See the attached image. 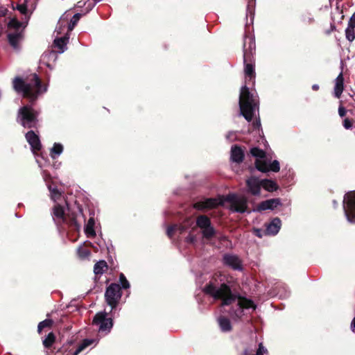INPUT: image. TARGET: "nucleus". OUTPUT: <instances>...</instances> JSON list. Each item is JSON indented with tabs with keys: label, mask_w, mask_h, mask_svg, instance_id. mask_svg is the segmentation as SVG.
<instances>
[{
	"label": "nucleus",
	"mask_w": 355,
	"mask_h": 355,
	"mask_svg": "<svg viewBox=\"0 0 355 355\" xmlns=\"http://www.w3.org/2000/svg\"><path fill=\"white\" fill-rule=\"evenodd\" d=\"M204 291L212 296L214 299L221 300L222 306L236 303L237 309L233 311L231 315L237 318H240L243 315V309L252 308L255 309L256 308V306L252 300L233 294L230 287L225 284H221L220 287H216L213 284L210 283L205 286Z\"/></svg>",
	"instance_id": "1"
},
{
	"label": "nucleus",
	"mask_w": 355,
	"mask_h": 355,
	"mask_svg": "<svg viewBox=\"0 0 355 355\" xmlns=\"http://www.w3.org/2000/svg\"><path fill=\"white\" fill-rule=\"evenodd\" d=\"M29 80V83H26L20 78H15L13 87L16 92L22 93L24 97L35 100L39 94L46 91V87L42 88L41 81L35 73L32 74Z\"/></svg>",
	"instance_id": "2"
},
{
	"label": "nucleus",
	"mask_w": 355,
	"mask_h": 355,
	"mask_svg": "<svg viewBox=\"0 0 355 355\" xmlns=\"http://www.w3.org/2000/svg\"><path fill=\"white\" fill-rule=\"evenodd\" d=\"M240 114L250 121L258 109L257 96L250 93L248 87L244 85L241 87L239 96Z\"/></svg>",
	"instance_id": "3"
},
{
	"label": "nucleus",
	"mask_w": 355,
	"mask_h": 355,
	"mask_svg": "<svg viewBox=\"0 0 355 355\" xmlns=\"http://www.w3.org/2000/svg\"><path fill=\"white\" fill-rule=\"evenodd\" d=\"M250 153L256 157L255 165L259 171L261 172H278L279 171V162L277 160L271 162V158L267 156L262 150L254 147L251 148Z\"/></svg>",
	"instance_id": "4"
},
{
	"label": "nucleus",
	"mask_w": 355,
	"mask_h": 355,
	"mask_svg": "<svg viewBox=\"0 0 355 355\" xmlns=\"http://www.w3.org/2000/svg\"><path fill=\"white\" fill-rule=\"evenodd\" d=\"M38 112L31 106L26 105L18 111L17 121L26 128H36L38 120Z\"/></svg>",
	"instance_id": "5"
},
{
	"label": "nucleus",
	"mask_w": 355,
	"mask_h": 355,
	"mask_svg": "<svg viewBox=\"0 0 355 355\" xmlns=\"http://www.w3.org/2000/svg\"><path fill=\"white\" fill-rule=\"evenodd\" d=\"M106 302L111 306L112 310L114 309L121 297V287L117 284H110L105 293Z\"/></svg>",
	"instance_id": "6"
},
{
	"label": "nucleus",
	"mask_w": 355,
	"mask_h": 355,
	"mask_svg": "<svg viewBox=\"0 0 355 355\" xmlns=\"http://www.w3.org/2000/svg\"><path fill=\"white\" fill-rule=\"evenodd\" d=\"M345 216L349 223H355V192L347 193L343 200Z\"/></svg>",
	"instance_id": "7"
},
{
	"label": "nucleus",
	"mask_w": 355,
	"mask_h": 355,
	"mask_svg": "<svg viewBox=\"0 0 355 355\" xmlns=\"http://www.w3.org/2000/svg\"><path fill=\"white\" fill-rule=\"evenodd\" d=\"M226 200L230 203V209L232 211L239 213L247 211L248 200L245 197L230 194L226 197Z\"/></svg>",
	"instance_id": "8"
},
{
	"label": "nucleus",
	"mask_w": 355,
	"mask_h": 355,
	"mask_svg": "<svg viewBox=\"0 0 355 355\" xmlns=\"http://www.w3.org/2000/svg\"><path fill=\"white\" fill-rule=\"evenodd\" d=\"M196 224L202 230V233L205 238L210 239L214 235V228L211 226V221L207 216L205 215L198 216L196 220Z\"/></svg>",
	"instance_id": "9"
},
{
	"label": "nucleus",
	"mask_w": 355,
	"mask_h": 355,
	"mask_svg": "<svg viewBox=\"0 0 355 355\" xmlns=\"http://www.w3.org/2000/svg\"><path fill=\"white\" fill-rule=\"evenodd\" d=\"M93 324L99 326L100 332H109L112 327V320L110 318H106L105 313H98L94 318Z\"/></svg>",
	"instance_id": "10"
},
{
	"label": "nucleus",
	"mask_w": 355,
	"mask_h": 355,
	"mask_svg": "<svg viewBox=\"0 0 355 355\" xmlns=\"http://www.w3.org/2000/svg\"><path fill=\"white\" fill-rule=\"evenodd\" d=\"M255 42L252 37H246L243 45V60L244 62L251 60V57L255 51Z\"/></svg>",
	"instance_id": "11"
},
{
	"label": "nucleus",
	"mask_w": 355,
	"mask_h": 355,
	"mask_svg": "<svg viewBox=\"0 0 355 355\" xmlns=\"http://www.w3.org/2000/svg\"><path fill=\"white\" fill-rule=\"evenodd\" d=\"M222 203L221 200L217 198H207L202 201H198L193 205L194 208L199 210L204 209H211L216 207Z\"/></svg>",
	"instance_id": "12"
},
{
	"label": "nucleus",
	"mask_w": 355,
	"mask_h": 355,
	"mask_svg": "<svg viewBox=\"0 0 355 355\" xmlns=\"http://www.w3.org/2000/svg\"><path fill=\"white\" fill-rule=\"evenodd\" d=\"M281 205L279 198H272L261 202L258 206L254 209V211H262L266 210H273L277 206Z\"/></svg>",
	"instance_id": "13"
},
{
	"label": "nucleus",
	"mask_w": 355,
	"mask_h": 355,
	"mask_svg": "<svg viewBox=\"0 0 355 355\" xmlns=\"http://www.w3.org/2000/svg\"><path fill=\"white\" fill-rule=\"evenodd\" d=\"M224 263L234 270H241L242 264L239 258L233 254H225L223 257Z\"/></svg>",
	"instance_id": "14"
},
{
	"label": "nucleus",
	"mask_w": 355,
	"mask_h": 355,
	"mask_svg": "<svg viewBox=\"0 0 355 355\" xmlns=\"http://www.w3.org/2000/svg\"><path fill=\"white\" fill-rule=\"evenodd\" d=\"M248 191L254 196L260 195L261 180L254 177H251L246 180Z\"/></svg>",
	"instance_id": "15"
},
{
	"label": "nucleus",
	"mask_w": 355,
	"mask_h": 355,
	"mask_svg": "<svg viewBox=\"0 0 355 355\" xmlns=\"http://www.w3.org/2000/svg\"><path fill=\"white\" fill-rule=\"evenodd\" d=\"M25 137L33 152L40 150L41 143L37 135H36L33 130H30L26 134Z\"/></svg>",
	"instance_id": "16"
},
{
	"label": "nucleus",
	"mask_w": 355,
	"mask_h": 355,
	"mask_svg": "<svg viewBox=\"0 0 355 355\" xmlns=\"http://www.w3.org/2000/svg\"><path fill=\"white\" fill-rule=\"evenodd\" d=\"M344 89V78L343 73L340 72V74L337 76V78L334 80V96L339 98L343 92Z\"/></svg>",
	"instance_id": "17"
},
{
	"label": "nucleus",
	"mask_w": 355,
	"mask_h": 355,
	"mask_svg": "<svg viewBox=\"0 0 355 355\" xmlns=\"http://www.w3.org/2000/svg\"><path fill=\"white\" fill-rule=\"evenodd\" d=\"M8 38L10 44L13 49L17 50L19 47V43L22 40V33L21 31H14L13 33H8Z\"/></svg>",
	"instance_id": "18"
},
{
	"label": "nucleus",
	"mask_w": 355,
	"mask_h": 355,
	"mask_svg": "<svg viewBox=\"0 0 355 355\" xmlns=\"http://www.w3.org/2000/svg\"><path fill=\"white\" fill-rule=\"evenodd\" d=\"M69 38V33H66L64 36L56 35L54 44L60 49L59 53H63L66 50V45Z\"/></svg>",
	"instance_id": "19"
},
{
	"label": "nucleus",
	"mask_w": 355,
	"mask_h": 355,
	"mask_svg": "<svg viewBox=\"0 0 355 355\" xmlns=\"http://www.w3.org/2000/svg\"><path fill=\"white\" fill-rule=\"evenodd\" d=\"M67 24L68 17L65 15H63L58 21V25L55 28V33L56 35H61L62 34L64 35L67 33Z\"/></svg>",
	"instance_id": "20"
},
{
	"label": "nucleus",
	"mask_w": 355,
	"mask_h": 355,
	"mask_svg": "<svg viewBox=\"0 0 355 355\" xmlns=\"http://www.w3.org/2000/svg\"><path fill=\"white\" fill-rule=\"evenodd\" d=\"M280 227L281 220L275 218L267 225L266 233L268 235H275L279 232Z\"/></svg>",
	"instance_id": "21"
},
{
	"label": "nucleus",
	"mask_w": 355,
	"mask_h": 355,
	"mask_svg": "<svg viewBox=\"0 0 355 355\" xmlns=\"http://www.w3.org/2000/svg\"><path fill=\"white\" fill-rule=\"evenodd\" d=\"M256 349V345L248 347L243 352L244 355H263L266 353L267 349L263 347L262 343L259 344L258 349H256V353L253 354Z\"/></svg>",
	"instance_id": "22"
},
{
	"label": "nucleus",
	"mask_w": 355,
	"mask_h": 355,
	"mask_svg": "<svg viewBox=\"0 0 355 355\" xmlns=\"http://www.w3.org/2000/svg\"><path fill=\"white\" fill-rule=\"evenodd\" d=\"M245 83H250L252 82L254 83V65L251 63H246L245 65Z\"/></svg>",
	"instance_id": "23"
},
{
	"label": "nucleus",
	"mask_w": 355,
	"mask_h": 355,
	"mask_svg": "<svg viewBox=\"0 0 355 355\" xmlns=\"http://www.w3.org/2000/svg\"><path fill=\"white\" fill-rule=\"evenodd\" d=\"M244 153L241 148L237 146L232 147L231 159L233 162L240 163L243 161Z\"/></svg>",
	"instance_id": "24"
},
{
	"label": "nucleus",
	"mask_w": 355,
	"mask_h": 355,
	"mask_svg": "<svg viewBox=\"0 0 355 355\" xmlns=\"http://www.w3.org/2000/svg\"><path fill=\"white\" fill-rule=\"evenodd\" d=\"M53 214L54 219L56 218L62 221L64 220V209L61 205H55L53 207Z\"/></svg>",
	"instance_id": "25"
},
{
	"label": "nucleus",
	"mask_w": 355,
	"mask_h": 355,
	"mask_svg": "<svg viewBox=\"0 0 355 355\" xmlns=\"http://www.w3.org/2000/svg\"><path fill=\"white\" fill-rule=\"evenodd\" d=\"M261 187L264 188L268 191H274L277 189V186L276 183L270 180H261Z\"/></svg>",
	"instance_id": "26"
},
{
	"label": "nucleus",
	"mask_w": 355,
	"mask_h": 355,
	"mask_svg": "<svg viewBox=\"0 0 355 355\" xmlns=\"http://www.w3.org/2000/svg\"><path fill=\"white\" fill-rule=\"evenodd\" d=\"M94 219L93 218H90L87 221L85 229V233L88 237L94 236L96 235V232L94 229Z\"/></svg>",
	"instance_id": "27"
},
{
	"label": "nucleus",
	"mask_w": 355,
	"mask_h": 355,
	"mask_svg": "<svg viewBox=\"0 0 355 355\" xmlns=\"http://www.w3.org/2000/svg\"><path fill=\"white\" fill-rule=\"evenodd\" d=\"M219 326L223 331H229L232 329L231 323L229 319L220 317L218 319Z\"/></svg>",
	"instance_id": "28"
},
{
	"label": "nucleus",
	"mask_w": 355,
	"mask_h": 355,
	"mask_svg": "<svg viewBox=\"0 0 355 355\" xmlns=\"http://www.w3.org/2000/svg\"><path fill=\"white\" fill-rule=\"evenodd\" d=\"M63 151V146L61 144L55 143L53 148L51 149L50 155L53 159L57 158L62 154Z\"/></svg>",
	"instance_id": "29"
},
{
	"label": "nucleus",
	"mask_w": 355,
	"mask_h": 355,
	"mask_svg": "<svg viewBox=\"0 0 355 355\" xmlns=\"http://www.w3.org/2000/svg\"><path fill=\"white\" fill-rule=\"evenodd\" d=\"M107 268V263L105 261H99L94 265V272L96 275H102Z\"/></svg>",
	"instance_id": "30"
},
{
	"label": "nucleus",
	"mask_w": 355,
	"mask_h": 355,
	"mask_svg": "<svg viewBox=\"0 0 355 355\" xmlns=\"http://www.w3.org/2000/svg\"><path fill=\"white\" fill-rule=\"evenodd\" d=\"M96 3V0H93L92 1H90L89 0H88L87 2H83L82 1H80L77 3L76 6L78 8H83V6L87 5L85 11L83 13V15H85L92 9V8L94 6Z\"/></svg>",
	"instance_id": "31"
},
{
	"label": "nucleus",
	"mask_w": 355,
	"mask_h": 355,
	"mask_svg": "<svg viewBox=\"0 0 355 355\" xmlns=\"http://www.w3.org/2000/svg\"><path fill=\"white\" fill-rule=\"evenodd\" d=\"M82 15L83 14L76 13L73 16L70 22L67 24V33H69L73 29Z\"/></svg>",
	"instance_id": "32"
},
{
	"label": "nucleus",
	"mask_w": 355,
	"mask_h": 355,
	"mask_svg": "<svg viewBox=\"0 0 355 355\" xmlns=\"http://www.w3.org/2000/svg\"><path fill=\"white\" fill-rule=\"evenodd\" d=\"M94 343V340L85 339L83 342L78 347L73 355H78L80 352L84 350L87 347L89 346Z\"/></svg>",
	"instance_id": "33"
},
{
	"label": "nucleus",
	"mask_w": 355,
	"mask_h": 355,
	"mask_svg": "<svg viewBox=\"0 0 355 355\" xmlns=\"http://www.w3.org/2000/svg\"><path fill=\"white\" fill-rule=\"evenodd\" d=\"M55 342V336L53 333H49L43 340V345L45 347L49 348L52 346Z\"/></svg>",
	"instance_id": "34"
},
{
	"label": "nucleus",
	"mask_w": 355,
	"mask_h": 355,
	"mask_svg": "<svg viewBox=\"0 0 355 355\" xmlns=\"http://www.w3.org/2000/svg\"><path fill=\"white\" fill-rule=\"evenodd\" d=\"M355 28L348 26L345 30V36L347 40L349 42L354 41L355 39Z\"/></svg>",
	"instance_id": "35"
},
{
	"label": "nucleus",
	"mask_w": 355,
	"mask_h": 355,
	"mask_svg": "<svg viewBox=\"0 0 355 355\" xmlns=\"http://www.w3.org/2000/svg\"><path fill=\"white\" fill-rule=\"evenodd\" d=\"M51 193V198L53 201H56L61 197V193L55 188H52L51 186H48Z\"/></svg>",
	"instance_id": "36"
},
{
	"label": "nucleus",
	"mask_w": 355,
	"mask_h": 355,
	"mask_svg": "<svg viewBox=\"0 0 355 355\" xmlns=\"http://www.w3.org/2000/svg\"><path fill=\"white\" fill-rule=\"evenodd\" d=\"M53 322L51 320L46 319L42 322H40L37 327V330L40 333L42 330L47 327H50L52 324Z\"/></svg>",
	"instance_id": "37"
},
{
	"label": "nucleus",
	"mask_w": 355,
	"mask_h": 355,
	"mask_svg": "<svg viewBox=\"0 0 355 355\" xmlns=\"http://www.w3.org/2000/svg\"><path fill=\"white\" fill-rule=\"evenodd\" d=\"M21 24L16 19H12L10 20L8 23L9 28H12L15 29V31H19V28L21 27Z\"/></svg>",
	"instance_id": "38"
},
{
	"label": "nucleus",
	"mask_w": 355,
	"mask_h": 355,
	"mask_svg": "<svg viewBox=\"0 0 355 355\" xmlns=\"http://www.w3.org/2000/svg\"><path fill=\"white\" fill-rule=\"evenodd\" d=\"M78 256L82 258L85 259L89 257V251L83 247H79L77 250Z\"/></svg>",
	"instance_id": "39"
},
{
	"label": "nucleus",
	"mask_w": 355,
	"mask_h": 355,
	"mask_svg": "<svg viewBox=\"0 0 355 355\" xmlns=\"http://www.w3.org/2000/svg\"><path fill=\"white\" fill-rule=\"evenodd\" d=\"M119 280L122 288H128L130 287V284L123 273L120 274Z\"/></svg>",
	"instance_id": "40"
},
{
	"label": "nucleus",
	"mask_w": 355,
	"mask_h": 355,
	"mask_svg": "<svg viewBox=\"0 0 355 355\" xmlns=\"http://www.w3.org/2000/svg\"><path fill=\"white\" fill-rule=\"evenodd\" d=\"M179 230H180V232L181 233L182 230L180 229V227H178L177 225H174V226H171V227H169L168 229H167V231H166V233H167V235L169 236V237H172V236L173 235L174 232Z\"/></svg>",
	"instance_id": "41"
},
{
	"label": "nucleus",
	"mask_w": 355,
	"mask_h": 355,
	"mask_svg": "<svg viewBox=\"0 0 355 355\" xmlns=\"http://www.w3.org/2000/svg\"><path fill=\"white\" fill-rule=\"evenodd\" d=\"M27 0H25L24 3L17 5V9L21 13V14H26L27 11Z\"/></svg>",
	"instance_id": "42"
},
{
	"label": "nucleus",
	"mask_w": 355,
	"mask_h": 355,
	"mask_svg": "<svg viewBox=\"0 0 355 355\" xmlns=\"http://www.w3.org/2000/svg\"><path fill=\"white\" fill-rule=\"evenodd\" d=\"M343 126L345 129H350L352 127V122L349 119L346 118L343 120Z\"/></svg>",
	"instance_id": "43"
},
{
	"label": "nucleus",
	"mask_w": 355,
	"mask_h": 355,
	"mask_svg": "<svg viewBox=\"0 0 355 355\" xmlns=\"http://www.w3.org/2000/svg\"><path fill=\"white\" fill-rule=\"evenodd\" d=\"M347 113L346 109L343 106H340L338 107V114L340 117H343Z\"/></svg>",
	"instance_id": "44"
},
{
	"label": "nucleus",
	"mask_w": 355,
	"mask_h": 355,
	"mask_svg": "<svg viewBox=\"0 0 355 355\" xmlns=\"http://www.w3.org/2000/svg\"><path fill=\"white\" fill-rule=\"evenodd\" d=\"M236 133L234 132H230L227 136H226V138L227 139L232 141H234V139H236V136H235Z\"/></svg>",
	"instance_id": "45"
},
{
	"label": "nucleus",
	"mask_w": 355,
	"mask_h": 355,
	"mask_svg": "<svg viewBox=\"0 0 355 355\" xmlns=\"http://www.w3.org/2000/svg\"><path fill=\"white\" fill-rule=\"evenodd\" d=\"M348 26L355 28V13L351 17L348 22Z\"/></svg>",
	"instance_id": "46"
},
{
	"label": "nucleus",
	"mask_w": 355,
	"mask_h": 355,
	"mask_svg": "<svg viewBox=\"0 0 355 355\" xmlns=\"http://www.w3.org/2000/svg\"><path fill=\"white\" fill-rule=\"evenodd\" d=\"M303 21L307 24H311L313 21V18L310 16L304 17H303Z\"/></svg>",
	"instance_id": "47"
},
{
	"label": "nucleus",
	"mask_w": 355,
	"mask_h": 355,
	"mask_svg": "<svg viewBox=\"0 0 355 355\" xmlns=\"http://www.w3.org/2000/svg\"><path fill=\"white\" fill-rule=\"evenodd\" d=\"M254 232H255V234L257 236H258L259 237H261L262 236V235H261V230H255Z\"/></svg>",
	"instance_id": "48"
},
{
	"label": "nucleus",
	"mask_w": 355,
	"mask_h": 355,
	"mask_svg": "<svg viewBox=\"0 0 355 355\" xmlns=\"http://www.w3.org/2000/svg\"><path fill=\"white\" fill-rule=\"evenodd\" d=\"M351 328L353 331H355V318L353 319L352 322Z\"/></svg>",
	"instance_id": "49"
},
{
	"label": "nucleus",
	"mask_w": 355,
	"mask_h": 355,
	"mask_svg": "<svg viewBox=\"0 0 355 355\" xmlns=\"http://www.w3.org/2000/svg\"><path fill=\"white\" fill-rule=\"evenodd\" d=\"M261 125V123H260V121H257L254 123V126L255 128H259Z\"/></svg>",
	"instance_id": "50"
},
{
	"label": "nucleus",
	"mask_w": 355,
	"mask_h": 355,
	"mask_svg": "<svg viewBox=\"0 0 355 355\" xmlns=\"http://www.w3.org/2000/svg\"><path fill=\"white\" fill-rule=\"evenodd\" d=\"M312 89H313V90H315V91H316V90L319 89V85H317V84L313 85H312Z\"/></svg>",
	"instance_id": "51"
}]
</instances>
